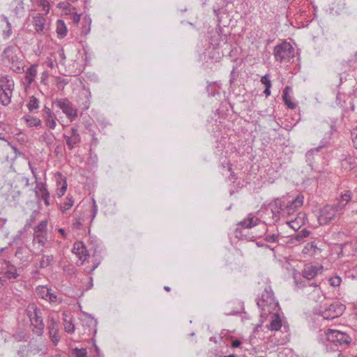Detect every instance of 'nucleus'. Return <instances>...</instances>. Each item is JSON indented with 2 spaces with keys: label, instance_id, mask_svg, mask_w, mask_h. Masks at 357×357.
<instances>
[{
  "label": "nucleus",
  "instance_id": "nucleus-58",
  "mask_svg": "<svg viewBox=\"0 0 357 357\" xmlns=\"http://www.w3.org/2000/svg\"><path fill=\"white\" fill-rule=\"evenodd\" d=\"M257 245L258 247H264V248H268V249H270L271 250H274V248H272L271 245H267V244H264V243H261L260 242H257Z\"/></svg>",
  "mask_w": 357,
  "mask_h": 357
},
{
  "label": "nucleus",
  "instance_id": "nucleus-6",
  "mask_svg": "<svg viewBox=\"0 0 357 357\" xmlns=\"http://www.w3.org/2000/svg\"><path fill=\"white\" fill-rule=\"evenodd\" d=\"M327 340L335 344L348 346L351 341V338L346 333L333 329H328L326 333Z\"/></svg>",
  "mask_w": 357,
  "mask_h": 357
},
{
  "label": "nucleus",
  "instance_id": "nucleus-41",
  "mask_svg": "<svg viewBox=\"0 0 357 357\" xmlns=\"http://www.w3.org/2000/svg\"><path fill=\"white\" fill-rule=\"evenodd\" d=\"M21 61H18L16 64H11L13 70L16 73H21L23 71V66Z\"/></svg>",
  "mask_w": 357,
  "mask_h": 357
},
{
  "label": "nucleus",
  "instance_id": "nucleus-46",
  "mask_svg": "<svg viewBox=\"0 0 357 357\" xmlns=\"http://www.w3.org/2000/svg\"><path fill=\"white\" fill-rule=\"evenodd\" d=\"M66 189H67V183H66V181L65 180L61 185V187L57 190L56 191V195L61 197H62L64 193L66 192Z\"/></svg>",
  "mask_w": 357,
  "mask_h": 357
},
{
  "label": "nucleus",
  "instance_id": "nucleus-36",
  "mask_svg": "<svg viewBox=\"0 0 357 357\" xmlns=\"http://www.w3.org/2000/svg\"><path fill=\"white\" fill-rule=\"evenodd\" d=\"M33 241H37L41 245H44L47 241V238L43 233H34Z\"/></svg>",
  "mask_w": 357,
  "mask_h": 357
},
{
  "label": "nucleus",
  "instance_id": "nucleus-31",
  "mask_svg": "<svg viewBox=\"0 0 357 357\" xmlns=\"http://www.w3.org/2000/svg\"><path fill=\"white\" fill-rule=\"evenodd\" d=\"M317 249V247L314 242L307 243L303 249V253L313 255Z\"/></svg>",
  "mask_w": 357,
  "mask_h": 357
},
{
  "label": "nucleus",
  "instance_id": "nucleus-60",
  "mask_svg": "<svg viewBox=\"0 0 357 357\" xmlns=\"http://www.w3.org/2000/svg\"><path fill=\"white\" fill-rule=\"evenodd\" d=\"M271 86H266V89L264 91V94L266 95V96H269L271 95Z\"/></svg>",
  "mask_w": 357,
  "mask_h": 357
},
{
  "label": "nucleus",
  "instance_id": "nucleus-9",
  "mask_svg": "<svg viewBox=\"0 0 357 357\" xmlns=\"http://www.w3.org/2000/svg\"><path fill=\"white\" fill-rule=\"evenodd\" d=\"M270 206L271 208L269 213L272 215V220L267 223L269 225L280 220V213L283 210L284 202L280 198H276L270 204Z\"/></svg>",
  "mask_w": 357,
  "mask_h": 357
},
{
  "label": "nucleus",
  "instance_id": "nucleus-55",
  "mask_svg": "<svg viewBox=\"0 0 357 357\" xmlns=\"http://www.w3.org/2000/svg\"><path fill=\"white\" fill-rule=\"evenodd\" d=\"M241 344H242V342H241L238 340H232V342L231 343V347L233 348H237V347H239Z\"/></svg>",
  "mask_w": 357,
  "mask_h": 357
},
{
  "label": "nucleus",
  "instance_id": "nucleus-20",
  "mask_svg": "<svg viewBox=\"0 0 357 357\" xmlns=\"http://www.w3.org/2000/svg\"><path fill=\"white\" fill-rule=\"evenodd\" d=\"M39 192L41 193V198L44 201V203L46 206H49L50 204V192L47 190V185L44 183H40V187L39 188V190H36V195L38 196Z\"/></svg>",
  "mask_w": 357,
  "mask_h": 357
},
{
  "label": "nucleus",
  "instance_id": "nucleus-1",
  "mask_svg": "<svg viewBox=\"0 0 357 357\" xmlns=\"http://www.w3.org/2000/svg\"><path fill=\"white\" fill-rule=\"evenodd\" d=\"M26 312L33 327L32 331L33 333L37 335H42L45 328L43 319V310L38 307L35 303H30L26 307Z\"/></svg>",
  "mask_w": 357,
  "mask_h": 357
},
{
  "label": "nucleus",
  "instance_id": "nucleus-14",
  "mask_svg": "<svg viewBox=\"0 0 357 357\" xmlns=\"http://www.w3.org/2000/svg\"><path fill=\"white\" fill-rule=\"evenodd\" d=\"M101 253H102V248L100 246L97 245V246L94 247L92 259H91V261L93 263V266L89 269V271H88L89 273H90V274L92 273V272L96 268H98V266L100 264L102 259Z\"/></svg>",
  "mask_w": 357,
  "mask_h": 357
},
{
  "label": "nucleus",
  "instance_id": "nucleus-44",
  "mask_svg": "<svg viewBox=\"0 0 357 357\" xmlns=\"http://www.w3.org/2000/svg\"><path fill=\"white\" fill-rule=\"evenodd\" d=\"M45 121L47 126H48L50 129H54L56 127V121L53 116L52 118H47L45 116Z\"/></svg>",
  "mask_w": 357,
  "mask_h": 357
},
{
  "label": "nucleus",
  "instance_id": "nucleus-15",
  "mask_svg": "<svg viewBox=\"0 0 357 357\" xmlns=\"http://www.w3.org/2000/svg\"><path fill=\"white\" fill-rule=\"evenodd\" d=\"M351 198V192L350 191H345L342 193L340 199L337 200L336 204L334 205L335 208L339 211V214L342 213L345 206L349 202Z\"/></svg>",
  "mask_w": 357,
  "mask_h": 357
},
{
  "label": "nucleus",
  "instance_id": "nucleus-37",
  "mask_svg": "<svg viewBox=\"0 0 357 357\" xmlns=\"http://www.w3.org/2000/svg\"><path fill=\"white\" fill-rule=\"evenodd\" d=\"M74 204V200L73 197H67V201L65 202L63 206H61V210L65 211L68 210L70 208L73 206Z\"/></svg>",
  "mask_w": 357,
  "mask_h": 357
},
{
  "label": "nucleus",
  "instance_id": "nucleus-35",
  "mask_svg": "<svg viewBox=\"0 0 357 357\" xmlns=\"http://www.w3.org/2000/svg\"><path fill=\"white\" fill-rule=\"evenodd\" d=\"M324 146V145L322 144V145L319 146L317 148L311 149L310 150H309L305 154V158H306L307 161L311 162L313 160L314 153L319 152Z\"/></svg>",
  "mask_w": 357,
  "mask_h": 357
},
{
  "label": "nucleus",
  "instance_id": "nucleus-30",
  "mask_svg": "<svg viewBox=\"0 0 357 357\" xmlns=\"http://www.w3.org/2000/svg\"><path fill=\"white\" fill-rule=\"evenodd\" d=\"M54 259L53 255H43L41 260L40 261V267L41 268H45L49 266Z\"/></svg>",
  "mask_w": 357,
  "mask_h": 357
},
{
  "label": "nucleus",
  "instance_id": "nucleus-32",
  "mask_svg": "<svg viewBox=\"0 0 357 357\" xmlns=\"http://www.w3.org/2000/svg\"><path fill=\"white\" fill-rule=\"evenodd\" d=\"M39 100L35 96H31L29 98V101L27 104V107L29 112H32L34 109H37L39 108Z\"/></svg>",
  "mask_w": 357,
  "mask_h": 357
},
{
  "label": "nucleus",
  "instance_id": "nucleus-64",
  "mask_svg": "<svg viewBox=\"0 0 357 357\" xmlns=\"http://www.w3.org/2000/svg\"><path fill=\"white\" fill-rule=\"evenodd\" d=\"M330 128H331V130H330L328 138L331 137V136L333 135V132L335 130V126L333 125L330 126Z\"/></svg>",
  "mask_w": 357,
  "mask_h": 357
},
{
  "label": "nucleus",
  "instance_id": "nucleus-63",
  "mask_svg": "<svg viewBox=\"0 0 357 357\" xmlns=\"http://www.w3.org/2000/svg\"><path fill=\"white\" fill-rule=\"evenodd\" d=\"M47 66L50 67L51 68H54V62L52 59H48L47 61Z\"/></svg>",
  "mask_w": 357,
  "mask_h": 357
},
{
  "label": "nucleus",
  "instance_id": "nucleus-40",
  "mask_svg": "<svg viewBox=\"0 0 357 357\" xmlns=\"http://www.w3.org/2000/svg\"><path fill=\"white\" fill-rule=\"evenodd\" d=\"M86 24L83 26L81 31V34L83 36L87 35L90 31V23L91 21L88 20L87 19H84Z\"/></svg>",
  "mask_w": 357,
  "mask_h": 357
},
{
  "label": "nucleus",
  "instance_id": "nucleus-56",
  "mask_svg": "<svg viewBox=\"0 0 357 357\" xmlns=\"http://www.w3.org/2000/svg\"><path fill=\"white\" fill-rule=\"evenodd\" d=\"M44 112H45V116H47V118H52V115H54L53 113L52 112L51 109L47 107H45Z\"/></svg>",
  "mask_w": 357,
  "mask_h": 357
},
{
  "label": "nucleus",
  "instance_id": "nucleus-22",
  "mask_svg": "<svg viewBox=\"0 0 357 357\" xmlns=\"http://www.w3.org/2000/svg\"><path fill=\"white\" fill-rule=\"evenodd\" d=\"M282 327V320L278 314H273L268 328L271 331H278Z\"/></svg>",
  "mask_w": 357,
  "mask_h": 357
},
{
  "label": "nucleus",
  "instance_id": "nucleus-11",
  "mask_svg": "<svg viewBox=\"0 0 357 357\" xmlns=\"http://www.w3.org/2000/svg\"><path fill=\"white\" fill-rule=\"evenodd\" d=\"M73 252L77 255L81 261L80 265L88 259L89 257V251L85 245L82 241L75 243L73 248Z\"/></svg>",
  "mask_w": 357,
  "mask_h": 357
},
{
  "label": "nucleus",
  "instance_id": "nucleus-7",
  "mask_svg": "<svg viewBox=\"0 0 357 357\" xmlns=\"http://www.w3.org/2000/svg\"><path fill=\"white\" fill-rule=\"evenodd\" d=\"M0 275L6 280V282L7 280L10 282L18 280L20 276L17 268L10 261L6 260L4 261V266L0 268Z\"/></svg>",
  "mask_w": 357,
  "mask_h": 357
},
{
  "label": "nucleus",
  "instance_id": "nucleus-54",
  "mask_svg": "<svg viewBox=\"0 0 357 357\" xmlns=\"http://www.w3.org/2000/svg\"><path fill=\"white\" fill-rule=\"evenodd\" d=\"M29 169H31V173H32V174H33V177H34V178H35V179H36V182H37V181H38V175L36 174V168H34V167L32 166V165H31V162H29Z\"/></svg>",
  "mask_w": 357,
  "mask_h": 357
},
{
  "label": "nucleus",
  "instance_id": "nucleus-45",
  "mask_svg": "<svg viewBox=\"0 0 357 357\" xmlns=\"http://www.w3.org/2000/svg\"><path fill=\"white\" fill-rule=\"evenodd\" d=\"M56 82H57V87L59 89H61V90H63L65 86L68 83V81H66L64 79H62L60 77H58L56 78Z\"/></svg>",
  "mask_w": 357,
  "mask_h": 357
},
{
  "label": "nucleus",
  "instance_id": "nucleus-27",
  "mask_svg": "<svg viewBox=\"0 0 357 357\" xmlns=\"http://www.w3.org/2000/svg\"><path fill=\"white\" fill-rule=\"evenodd\" d=\"M24 119L29 127H38L41 126V121L37 117L26 115L24 116Z\"/></svg>",
  "mask_w": 357,
  "mask_h": 357
},
{
  "label": "nucleus",
  "instance_id": "nucleus-26",
  "mask_svg": "<svg viewBox=\"0 0 357 357\" xmlns=\"http://www.w3.org/2000/svg\"><path fill=\"white\" fill-rule=\"evenodd\" d=\"M66 144L70 150H72L77 144L81 142V138L74 137L73 136L63 135Z\"/></svg>",
  "mask_w": 357,
  "mask_h": 357
},
{
  "label": "nucleus",
  "instance_id": "nucleus-50",
  "mask_svg": "<svg viewBox=\"0 0 357 357\" xmlns=\"http://www.w3.org/2000/svg\"><path fill=\"white\" fill-rule=\"evenodd\" d=\"M58 7L65 10H70L71 5L67 2H60L58 4Z\"/></svg>",
  "mask_w": 357,
  "mask_h": 357
},
{
  "label": "nucleus",
  "instance_id": "nucleus-47",
  "mask_svg": "<svg viewBox=\"0 0 357 357\" xmlns=\"http://www.w3.org/2000/svg\"><path fill=\"white\" fill-rule=\"evenodd\" d=\"M279 236L278 234L266 235L265 241L270 243H276L278 241Z\"/></svg>",
  "mask_w": 357,
  "mask_h": 357
},
{
  "label": "nucleus",
  "instance_id": "nucleus-34",
  "mask_svg": "<svg viewBox=\"0 0 357 357\" xmlns=\"http://www.w3.org/2000/svg\"><path fill=\"white\" fill-rule=\"evenodd\" d=\"M47 220L41 221L36 227H34V233H44L47 231Z\"/></svg>",
  "mask_w": 357,
  "mask_h": 357
},
{
  "label": "nucleus",
  "instance_id": "nucleus-4",
  "mask_svg": "<svg viewBox=\"0 0 357 357\" xmlns=\"http://www.w3.org/2000/svg\"><path fill=\"white\" fill-rule=\"evenodd\" d=\"M53 104L61 109L71 122L77 117V109L68 98L56 99Z\"/></svg>",
  "mask_w": 357,
  "mask_h": 357
},
{
  "label": "nucleus",
  "instance_id": "nucleus-28",
  "mask_svg": "<svg viewBox=\"0 0 357 357\" xmlns=\"http://www.w3.org/2000/svg\"><path fill=\"white\" fill-rule=\"evenodd\" d=\"M50 289H49L45 286H39V287H36V291L37 295L40 298L47 301L48 296L50 295Z\"/></svg>",
  "mask_w": 357,
  "mask_h": 357
},
{
  "label": "nucleus",
  "instance_id": "nucleus-21",
  "mask_svg": "<svg viewBox=\"0 0 357 357\" xmlns=\"http://www.w3.org/2000/svg\"><path fill=\"white\" fill-rule=\"evenodd\" d=\"M36 75V65H31L26 71V75L24 77L25 81L27 82L28 85H30L33 82Z\"/></svg>",
  "mask_w": 357,
  "mask_h": 357
},
{
  "label": "nucleus",
  "instance_id": "nucleus-39",
  "mask_svg": "<svg viewBox=\"0 0 357 357\" xmlns=\"http://www.w3.org/2000/svg\"><path fill=\"white\" fill-rule=\"evenodd\" d=\"M330 284L333 287H339L341 284L342 279L340 276H334L329 280Z\"/></svg>",
  "mask_w": 357,
  "mask_h": 357
},
{
  "label": "nucleus",
  "instance_id": "nucleus-51",
  "mask_svg": "<svg viewBox=\"0 0 357 357\" xmlns=\"http://www.w3.org/2000/svg\"><path fill=\"white\" fill-rule=\"evenodd\" d=\"M229 167L228 170L230 172V175L229 176V180L233 181L234 182L237 179V176L236 174L232 171L231 165L228 163Z\"/></svg>",
  "mask_w": 357,
  "mask_h": 357
},
{
  "label": "nucleus",
  "instance_id": "nucleus-29",
  "mask_svg": "<svg viewBox=\"0 0 357 357\" xmlns=\"http://www.w3.org/2000/svg\"><path fill=\"white\" fill-rule=\"evenodd\" d=\"M3 20L6 23V29L3 30L2 35L4 39H8L10 37V36L13 33L12 26L7 17L4 16Z\"/></svg>",
  "mask_w": 357,
  "mask_h": 357
},
{
  "label": "nucleus",
  "instance_id": "nucleus-57",
  "mask_svg": "<svg viewBox=\"0 0 357 357\" xmlns=\"http://www.w3.org/2000/svg\"><path fill=\"white\" fill-rule=\"evenodd\" d=\"M70 135L73 136L74 137L81 138V137L77 131V129L75 128H71V135Z\"/></svg>",
  "mask_w": 357,
  "mask_h": 357
},
{
  "label": "nucleus",
  "instance_id": "nucleus-49",
  "mask_svg": "<svg viewBox=\"0 0 357 357\" xmlns=\"http://www.w3.org/2000/svg\"><path fill=\"white\" fill-rule=\"evenodd\" d=\"M261 82L264 84L266 86H272L271 84V82L269 79V75L268 74L264 75L263 77H261Z\"/></svg>",
  "mask_w": 357,
  "mask_h": 357
},
{
  "label": "nucleus",
  "instance_id": "nucleus-10",
  "mask_svg": "<svg viewBox=\"0 0 357 357\" xmlns=\"http://www.w3.org/2000/svg\"><path fill=\"white\" fill-rule=\"evenodd\" d=\"M260 222V220L258 218L252 216V214H249L248 217L243 220L241 221L235 230L236 236L238 234L241 233V229H249L257 225Z\"/></svg>",
  "mask_w": 357,
  "mask_h": 357
},
{
  "label": "nucleus",
  "instance_id": "nucleus-5",
  "mask_svg": "<svg viewBox=\"0 0 357 357\" xmlns=\"http://www.w3.org/2000/svg\"><path fill=\"white\" fill-rule=\"evenodd\" d=\"M323 307L324 310L322 316L326 319H333L341 316L346 309L345 305L338 301L333 302L329 305L326 304Z\"/></svg>",
  "mask_w": 357,
  "mask_h": 357
},
{
  "label": "nucleus",
  "instance_id": "nucleus-33",
  "mask_svg": "<svg viewBox=\"0 0 357 357\" xmlns=\"http://www.w3.org/2000/svg\"><path fill=\"white\" fill-rule=\"evenodd\" d=\"M310 231L306 229H303L297 232L293 237L297 241H302L305 238L307 237Z\"/></svg>",
  "mask_w": 357,
  "mask_h": 357
},
{
  "label": "nucleus",
  "instance_id": "nucleus-52",
  "mask_svg": "<svg viewBox=\"0 0 357 357\" xmlns=\"http://www.w3.org/2000/svg\"><path fill=\"white\" fill-rule=\"evenodd\" d=\"M57 294L52 293L51 291H50V295L48 296L47 301L50 303H56L58 301Z\"/></svg>",
  "mask_w": 357,
  "mask_h": 357
},
{
  "label": "nucleus",
  "instance_id": "nucleus-61",
  "mask_svg": "<svg viewBox=\"0 0 357 357\" xmlns=\"http://www.w3.org/2000/svg\"><path fill=\"white\" fill-rule=\"evenodd\" d=\"M35 217L32 215L30 218V219L28 220L26 225L31 226V224L34 222Z\"/></svg>",
  "mask_w": 357,
  "mask_h": 357
},
{
  "label": "nucleus",
  "instance_id": "nucleus-18",
  "mask_svg": "<svg viewBox=\"0 0 357 357\" xmlns=\"http://www.w3.org/2000/svg\"><path fill=\"white\" fill-rule=\"evenodd\" d=\"M14 81L8 75L1 77L0 78V90L13 91Z\"/></svg>",
  "mask_w": 357,
  "mask_h": 357
},
{
  "label": "nucleus",
  "instance_id": "nucleus-59",
  "mask_svg": "<svg viewBox=\"0 0 357 357\" xmlns=\"http://www.w3.org/2000/svg\"><path fill=\"white\" fill-rule=\"evenodd\" d=\"M73 20L75 23L78 24L80 21V15L75 13L73 17Z\"/></svg>",
  "mask_w": 357,
  "mask_h": 357
},
{
  "label": "nucleus",
  "instance_id": "nucleus-3",
  "mask_svg": "<svg viewBox=\"0 0 357 357\" xmlns=\"http://www.w3.org/2000/svg\"><path fill=\"white\" fill-rule=\"evenodd\" d=\"M257 304L261 310V313L267 314L271 313L273 310L275 303L273 297V293L271 288H266L261 295V297L257 298Z\"/></svg>",
  "mask_w": 357,
  "mask_h": 357
},
{
  "label": "nucleus",
  "instance_id": "nucleus-23",
  "mask_svg": "<svg viewBox=\"0 0 357 357\" xmlns=\"http://www.w3.org/2000/svg\"><path fill=\"white\" fill-rule=\"evenodd\" d=\"M13 91L0 90V102L3 105H8L10 103Z\"/></svg>",
  "mask_w": 357,
  "mask_h": 357
},
{
  "label": "nucleus",
  "instance_id": "nucleus-53",
  "mask_svg": "<svg viewBox=\"0 0 357 357\" xmlns=\"http://www.w3.org/2000/svg\"><path fill=\"white\" fill-rule=\"evenodd\" d=\"M7 60L10 64H16L18 62V61H20V59L17 56V54H15L12 57L8 58Z\"/></svg>",
  "mask_w": 357,
  "mask_h": 357
},
{
  "label": "nucleus",
  "instance_id": "nucleus-24",
  "mask_svg": "<svg viewBox=\"0 0 357 357\" xmlns=\"http://www.w3.org/2000/svg\"><path fill=\"white\" fill-rule=\"evenodd\" d=\"M56 33L58 37L63 38L67 34V27L63 20H58L56 21Z\"/></svg>",
  "mask_w": 357,
  "mask_h": 357
},
{
  "label": "nucleus",
  "instance_id": "nucleus-8",
  "mask_svg": "<svg viewBox=\"0 0 357 357\" xmlns=\"http://www.w3.org/2000/svg\"><path fill=\"white\" fill-rule=\"evenodd\" d=\"M339 211L334 206L326 205L320 211V215L318 217V221L320 225H327L335 219Z\"/></svg>",
  "mask_w": 357,
  "mask_h": 357
},
{
  "label": "nucleus",
  "instance_id": "nucleus-16",
  "mask_svg": "<svg viewBox=\"0 0 357 357\" xmlns=\"http://www.w3.org/2000/svg\"><path fill=\"white\" fill-rule=\"evenodd\" d=\"M303 196L298 195L296 197L289 201L286 206V208L288 213L291 212H294L299 207H301L303 204Z\"/></svg>",
  "mask_w": 357,
  "mask_h": 357
},
{
  "label": "nucleus",
  "instance_id": "nucleus-38",
  "mask_svg": "<svg viewBox=\"0 0 357 357\" xmlns=\"http://www.w3.org/2000/svg\"><path fill=\"white\" fill-rule=\"evenodd\" d=\"M73 354H75V357H87L86 349L84 348H75L73 349Z\"/></svg>",
  "mask_w": 357,
  "mask_h": 357
},
{
  "label": "nucleus",
  "instance_id": "nucleus-19",
  "mask_svg": "<svg viewBox=\"0 0 357 357\" xmlns=\"http://www.w3.org/2000/svg\"><path fill=\"white\" fill-rule=\"evenodd\" d=\"M46 20L42 14L38 13L33 17V24L37 32L43 31L45 28Z\"/></svg>",
  "mask_w": 357,
  "mask_h": 357
},
{
  "label": "nucleus",
  "instance_id": "nucleus-2",
  "mask_svg": "<svg viewBox=\"0 0 357 357\" xmlns=\"http://www.w3.org/2000/svg\"><path fill=\"white\" fill-rule=\"evenodd\" d=\"M273 55L275 61L287 63L294 57L295 50L289 43L283 41L274 47Z\"/></svg>",
  "mask_w": 357,
  "mask_h": 357
},
{
  "label": "nucleus",
  "instance_id": "nucleus-62",
  "mask_svg": "<svg viewBox=\"0 0 357 357\" xmlns=\"http://www.w3.org/2000/svg\"><path fill=\"white\" fill-rule=\"evenodd\" d=\"M263 321H261L259 324H257L256 326L254 328L253 332L257 333L258 332L259 328H260L262 325Z\"/></svg>",
  "mask_w": 357,
  "mask_h": 357
},
{
  "label": "nucleus",
  "instance_id": "nucleus-25",
  "mask_svg": "<svg viewBox=\"0 0 357 357\" xmlns=\"http://www.w3.org/2000/svg\"><path fill=\"white\" fill-rule=\"evenodd\" d=\"M16 54V47L15 45H8L3 51L1 54L2 59H8Z\"/></svg>",
  "mask_w": 357,
  "mask_h": 357
},
{
  "label": "nucleus",
  "instance_id": "nucleus-43",
  "mask_svg": "<svg viewBox=\"0 0 357 357\" xmlns=\"http://www.w3.org/2000/svg\"><path fill=\"white\" fill-rule=\"evenodd\" d=\"M351 136L353 146L357 149V126L351 130Z\"/></svg>",
  "mask_w": 357,
  "mask_h": 357
},
{
  "label": "nucleus",
  "instance_id": "nucleus-17",
  "mask_svg": "<svg viewBox=\"0 0 357 357\" xmlns=\"http://www.w3.org/2000/svg\"><path fill=\"white\" fill-rule=\"evenodd\" d=\"M291 91L292 89L289 86H286L282 91V99L287 107L293 109L296 107L297 104L294 102L291 98L289 96V93Z\"/></svg>",
  "mask_w": 357,
  "mask_h": 357
},
{
  "label": "nucleus",
  "instance_id": "nucleus-42",
  "mask_svg": "<svg viewBox=\"0 0 357 357\" xmlns=\"http://www.w3.org/2000/svg\"><path fill=\"white\" fill-rule=\"evenodd\" d=\"M21 61H18L16 64H11L13 70L16 73H21L23 71V66Z\"/></svg>",
  "mask_w": 357,
  "mask_h": 357
},
{
  "label": "nucleus",
  "instance_id": "nucleus-48",
  "mask_svg": "<svg viewBox=\"0 0 357 357\" xmlns=\"http://www.w3.org/2000/svg\"><path fill=\"white\" fill-rule=\"evenodd\" d=\"M64 329L68 333H73L75 331V327L71 322H66L64 324Z\"/></svg>",
  "mask_w": 357,
  "mask_h": 357
},
{
  "label": "nucleus",
  "instance_id": "nucleus-13",
  "mask_svg": "<svg viewBox=\"0 0 357 357\" xmlns=\"http://www.w3.org/2000/svg\"><path fill=\"white\" fill-rule=\"evenodd\" d=\"M323 270V266H316L312 264H306L302 271V275L307 280H312Z\"/></svg>",
  "mask_w": 357,
  "mask_h": 357
},
{
  "label": "nucleus",
  "instance_id": "nucleus-12",
  "mask_svg": "<svg viewBox=\"0 0 357 357\" xmlns=\"http://www.w3.org/2000/svg\"><path fill=\"white\" fill-rule=\"evenodd\" d=\"M47 328L49 330V335L52 342L54 345H56L60 341V337L58 335L59 323L54 317H50Z\"/></svg>",
  "mask_w": 357,
  "mask_h": 357
}]
</instances>
